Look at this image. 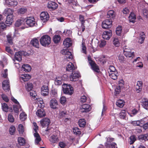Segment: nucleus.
Segmentation results:
<instances>
[{
  "mask_svg": "<svg viewBox=\"0 0 148 148\" xmlns=\"http://www.w3.org/2000/svg\"><path fill=\"white\" fill-rule=\"evenodd\" d=\"M47 8L50 10H54L58 7V4L54 2L49 1L47 5Z\"/></svg>",
  "mask_w": 148,
  "mask_h": 148,
  "instance_id": "9d476101",
  "label": "nucleus"
},
{
  "mask_svg": "<svg viewBox=\"0 0 148 148\" xmlns=\"http://www.w3.org/2000/svg\"><path fill=\"white\" fill-rule=\"evenodd\" d=\"M2 87L5 91L10 90L9 81L8 80H5L3 81L2 83Z\"/></svg>",
  "mask_w": 148,
  "mask_h": 148,
  "instance_id": "dca6fc26",
  "label": "nucleus"
},
{
  "mask_svg": "<svg viewBox=\"0 0 148 148\" xmlns=\"http://www.w3.org/2000/svg\"><path fill=\"white\" fill-rule=\"evenodd\" d=\"M81 76L79 72L75 71L73 72L70 75L69 79L71 81H75L80 77Z\"/></svg>",
  "mask_w": 148,
  "mask_h": 148,
  "instance_id": "423d86ee",
  "label": "nucleus"
},
{
  "mask_svg": "<svg viewBox=\"0 0 148 148\" xmlns=\"http://www.w3.org/2000/svg\"><path fill=\"white\" fill-rule=\"evenodd\" d=\"M114 16V12L113 10H110L108 12L107 16L108 18H112Z\"/></svg>",
  "mask_w": 148,
  "mask_h": 148,
  "instance_id": "09e8293b",
  "label": "nucleus"
},
{
  "mask_svg": "<svg viewBox=\"0 0 148 148\" xmlns=\"http://www.w3.org/2000/svg\"><path fill=\"white\" fill-rule=\"evenodd\" d=\"M66 99L64 96H62L60 99V102L62 104H64L66 102Z\"/></svg>",
  "mask_w": 148,
  "mask_h": 148,
  "instance_id": "774afa93",
  "label": "nucleus"
},
{
  "mask_svg": "<svg viewBox=\"0 0 148 148\" xmlns=\"http://www.w3.org/2000/svg\"><path fill=\"white\" fill-rule=\"evenodd\" d=\"M138 139L140 141H142L143 140H148V133L139 135L138 137Z\"/></svg>",
  "mask_w": 148,
  "mask_h": 148,
  "instance_id": "2f4dec72",
  "label": "nucleus"
},
{
  "mask_svg": "<svg viewBox=\"0 0 148 148\" xmlns=\"http://www.w3.org/2000/svg\"><path fill=\"white\" fill-rule=\"evenodd\" d=\"M57 90L56 89H53L52 90L51 94L53 97H56L57 95Z\"/></svg>",
  "mask_w": 148,
  "mask_h": 148,
  "instance_id": "69168bd1",
  "label": "nucleus"
},
{
  "mask_svg": "<svg viewBox=\"0 0 148 148\" xmlns=\"http://www.w3.org/2000/svg\"><path fill=\"white\" fill-rule=\"evenodd\" d=\"M78 124L80 127H84L86 124V121L84 119H80L78 121Z\"/></svg>",
  "mask_w": 148,
  "mask_h": 148,
  "instance_id": "e433bc0d",
  "label": "nucleus"
},
{
  "mask_svg": "<svg viewBox=\"0 0 148 148\" xmlns=\"http://www.w3.org/2000/svg\"><path fill=\"white\" fill-rule=\"evenodd\" d=\"M59 146L61 148H68L69 147V146L67 145L66 143L62 142L59 143Z\"/></svg>",
  "mask_w": 148,
  "mask_h": 148,
  "instance_id": "5fc2aeb1",
  "label": "nucleus"
},
{
  "mask_svg": "<svg viewBox=\"0 0 148 148\" xmlns=\"http://www.w3.org/2000/svg\"><path fill=\"white\" fill-rule=\"evenodd\" d=\"M36 114L38 117H42L46 115L45 111L42 108L38 109Z\"/></svg>",
  "mask_w": 148,
  "mask_h": 148,
  "instance_id": "a211bd4d",
  "label": "nucleus"
},
{
  "mask_svg": "<svg viewBox=\"0 0 148 148\" xmlns=\"http://www.w3.org/2000/svg\"><path fill=\"white\" fill-rule=\"evenodd\" d=\"M62 88L64 93L71 95L73 92V88L70 84H64L62 86Z\"/></svg>",
  "mask_w": 148,
  "mask_h": 148,
  "instance_id": "f03ea898",
  "label": "nucleus"
},
{
  "mask_svg": "<svg viewBox=\"0 0 148 148\" xmlns=\"http://www.w3.org/2000/svg\"><path fill=\"white\" fill-rule=\"evenodd\" d=\"M40 18L41 20L45 22L49 18V16L48 13L47 12H42L40 14Z\"/></svg>",
  "mask_w": 148,
  "mask_h": 148,
  "instance_id": "ddd939ff",
  "label": "nucleus"
},
{
  "mask_svg": "<svg viewBox=\"0 0 148 148\" xmlns=\"http://www.w3.org/2000/svg\"><path fill=\"white\" fill-rule=\"evenodd\" d=\"M27 11V9L25 7L21 8L18 10L17 13L18 14L23 15L25 14Z\"/></svg>",
  "mask_w": 148,
  "mask_h": 148,
  "instance_id": "473e14b6",
  "label": "nucleus"
},
{
  "mask_svg": "<svg viewBox=\"0 0 148 148\" xmlns=\"http://www.w3.org/2000/svg\"><path fill=\"white\" fill-rule=\"evenodd\" d=\"M26 24L29 26L32 27L35 25L36 22L33 17H28L26 18Z\"/></svg>",
  "mask_w": 148,
  "mask_h": 148,
  "instance_id": "6e6552de",
  "label": "nucleus"
},
{
  "mask_svg": "<svg viewBox=\"0 0 148 148\" xmlns=\"http://www.w3.org/2000/svg\"><path fill=\"white\" fill-rule=\"evenodd\" d=\"M7 41L8 43L10 45H12L13 44V42L11 36L10 35H7Z\"/></svg>",
  "mask_w": 148,
  "mask_h": 148,
  "instance_id": "680f3d73",
  "label": "nucleus"
},
{
  "mask_svg": "<svg viewBox=\"0 0 148 148\" xmlns=\"http://www.w3.org/2000/svg\"><path fill=\"white\" fill-rule=\"evenodd\" d=\"M129 20L130 22L134 23L136 19V16L134 13L131 12L129 17Z\"/></svg>",
  "mask_w": 148,
  "mask_h": 148,
  "instance_id": "72a5a7b5",
  "label": "nucleus"
},
{
  "mask_svg": "<svg viewBox=\"0 0 148 148\" xmlns=\"http://www.w3.org/2000/svg\"><path fill=\"white\" fill-rule=\"evenodd\" d=\"M16 132V128L13 125L11 126L9 128V133L11 135L14 134Z\"/></svg>",
  "mask_w": 148,
  "mask_h": 148,
  "instance_id": "37998d69",
  "label": "nucleus"
},
{
  "mask_svg": "<svg viewBox=\"0 0 148 148\" xmlns=\"http://www.w3.org/2000/svg\"><path fill=\"white\" fill-rule=\"evenodd\" d=\"M121 81L122 82H119V85L118 86H116L114 89L115 91V94H119L121 91V87H122L123 85V81Z\"/></svg>",
  "mask_w": 148,
  "mask_h": 148,
  "instance_id": "c756f323",
  "label": "nucleus"
},
{
  "mask_svg": "<svg viewBox=\"0 0 148 148\" xmlns=\"http://www.w3.org/2000/svg\"><path fill=\"white\" fill-rule=\"evenodd\" d=\"M142 105L145 109L148 110V101L145 98H143L142 100Z\"/></svg>",
  "mask_w": 148,
  "mask_h": 148,
  "instance_id": "bb28decb",
  "label": "nucleus"
},
{
  "mask_svg": "<svg viewBox=\"0 0 148 148\" xmlns=\"http://www.w3.org/2000/svg\"><path fill=\"white\" fill-rule=\"evenodd\" d=\"M86 47L85 44L82 42V52L85 54H86Z\"/></svg>",
  "mask_w": 148,
  "mask_h": 148,
  "instance_id": "052dcab7",
  "label": "nucleus"
},
{
  "mask_svg": "<svg viewBox=\"0 0 148 148\" xmlns=\"http://www.w3.org/2000/svg\"><path fill=\"white\" fill-rule=\"evenodd\" d=\"M106 41L104 40H101L98 42V45L100 47L102 48L104 47L106 44Z\"/></svg>",
  "mask_w": 148,
  "mask_h": 148,
  "instance_id": "3c124183",
  "label": "nucleus"
},
{
  "mask_svg": "<svg viewBox=\"0 0 148 148\" xmlns=\"http://www.w3.org/2000/svg\"><path fill=\"white\" fill-rule=\"evenodd\" d=\"M1 106L3 110L5 112H7L8 109V105L5 103H1Z\"/></svg>",
  "mask_w": 148,
  "mask_h": 148,
  "instance_id": "a18cd8bd",
  "label": "nucleus"
},
{
  "mask_svg": "<svg viewBox=\"0 0 148 148\" xmlns=\"http://www.w3.org/2000/svg\"><path fill=\"white\" fill-rule=\"evenodd\" d=\"M63 45L66 48H68L72 45V42L69 38H66L63 42Z\"/></svg>",
  "mask_w": 148,
  "mask_h": 148,
  "instance_id": "b1692460",
  "label": "nucleus"
},
{
  "mask_svg": "<svg viewBox=\"0 0 148 148\" xmlns=\"http://www.w3.org/2000/svg\"><path fill=\"white\" fill-rule=\"evenodd\" d=\"M50 123V119L47 118H44L40 121L41 125L43 127L48 126L49 125Z\"/></svg>",
  "mask_w": 148,
  "mask_h": 148,
  "instance_id": "4468645a",
  "label": "nucleus"
},
{
  "mask_svg": "<svg viewBox=\"0 0 148 148\" xmlns=\"http://www.w3.org/2000/svg\"><path fill=\"white\" fill-rule=\"evenodd\" d=\"M112 21L110 19H107L102 23V26L103 29H106L110 28L112 26Z\"/></svg>",
  "mask_w": 148,
  "mask_h": 148,
  "instance_id": "0eeeda50",
  "label": "nucleus"
},
{
  "mask_svg": "<svg viewBox=\"0 0 148 148\" xmlns=\"http://www.w3.org/2000/svg\"><path fill=\"white\" fill-rule=\"evenodd\" d=\"M61 53L63 55H65L64 58H66V59H72L73 58V56L72 53L69 51L68 49H63L61 51Z\"/></svg>",
  "mask_w": 148,
  "mask_h": 148,
  "instance_id": "1a4fd4ad",
  "label": "nucleus"
},
{
  "mask_svg": "<svg viewBox=\"0 0 148 148\" xmlns=\"http://www.w3.org/2000/svg\"><path fill=\"white\" fill-rule=\"evenodd\" d=\"M136 140L135 136L134 135H132L130 137V144H133Z\"/></svg>",
  "mask_w": 148,
  "mask_h": 148,
  "instance_id": "0e129e2a",
  "label": "nucleus"
},
{
  "mask_svg": "<svg viewBox=\"0 0 148 148\" xmlns=\"http://www.w3.org/2000/svg\"><path fill=\"white\" fill-rule=\"evenodd\" d=\"M139 109L137 110L136 109L134 108L132 110L130 113H128L130 116L132 117L136 115L138 112Z\"/></svg>",
  "mask_w": 148,
  "mask_h": 148,
  "instance_id": "8fccbe9b",
  "label": "nucleus"
},
{
  "mask_svg": "<svg viewBox=\"0 0 148 148\" xmlns=\"http://www.w3.org/2000/svg\"><path fill=\"white\" fill-rule=\"evenodd\" d=\"M31 77L30 75L28 74H25L21 75L20 77V79L24 82H26L28 81Z\"/></svg>",
  "mask_w": 148,
  "mask_h": 148,
  "instance_id": "6ab92c4d",
  "label": "nucleus"
},
{
  "mask_svg": "<svg viewBox=\"0 0 148 148\" xmlns=\"http://www.w3.org/2000/svg\"><path fill=\"white\" fill-rule=\"evenodd\" d=\"M41 44L43 46H48L51 43V38L48 35H44L40 39Z\"/></svg>",
  "mask_w": 148,
  "mask_h": 148,
  "instance_id": "f257e3e1",
  "label": "nucleus"
},
{
  "mask_svg": "<svg viewBox=\"0 0 148 148\" xmlns=\"http://www.w3.org/2000/svg\"><path fill=\"white\" fill-rule=\"evenodd\" d=\"M50 105L51 108L53 109H56L58 106V102L55 99H52L50 101Z\"/></svg>",
  "mask_w": 148,
  "mask_h": 148,
  "instance_id": "4be33fe9",
  "label": "nucleus"
},
{
  "mask_svg": "<svg viewBox=\"0 0 148 148\" xmlns=\"http://www.w3.org/2000/svg\"><path fill=\"white\" fill-rule=\"evenodd\" d=\"M91 108L88 104H84L80 108V111L82 112H86L90 111Z\"/></svg>",
  "mask_w": 148,
  "mask_h": 148,
  "instance_id": "f8f14e48",
  "label": "nucleus"
},
{
  "mask_svg": "<svg viewBox=\"0 0 148 148\" xmlns=\"http://www.w3.org/2000/svg\"><path fill=\"white\" fill-rule=\"evenodd\" d=\"M132 123L135 126H141L142 125V123L139 121H133L132 122Z\"/></svg>",
  "mask_w": 148,
  "mask_h": 148,
  "instance_id": "13d9d810",
  "label": "nucleus"
},
{
  "mask_svg": "<svg viewBox=\"0 0 148 148\" xmlns=\"http://www.w3.org/2000/svg\"><path fill=\"white\" fill-rule=\"evenodd\" d=\"M31 44L36 48H39V43L38 40L36 38L33 39L31 41Z\"/></svg>",
  "mask_w": 148,
  "mask_h": 148,
  "instance_id": "5701e85b",
  "label": "nucleus"
},
{
  "mask_svg": "<svg viewBox=\"0 0 148 148\" xmlns=\"http://www.w3.org/2000/svg\"><path fill=\"white\" fill-rule=\"evenodd\" d=\"M115 71L116 69L115 67L112 66H109V69H108V72L109 73H114V72H117Z\"/></svg>",
  "mask_w": 148,
  "mask_h": 148,
  "instance_id": "bf43d9fd",
  "label": "nucleus"
},
{
  "mask_svg": "<svg viewBox=\"0 0 148 148\" xmlns=\"http://www.w3.org/2000/svg\"><path fill=\"white\" fill-rule=\"evenodd\" d=\"M30 95L31 96H32L33 98L35 99L37 97L36 93V92L34 90H32L30 92Z\"/></svg>",
  "mask_w": 148,
  "mask_h": 148,
  "instance_id": "338daca9",
  "label": "nucleus"
},
{
  "mask_svg": "<svg viewBox=\"0 0 148 148\" xmlns=\"http://www.w3.org/2000/svg\"><path fill=\"white\" fill-rule=\"evenodd\" d=\"M116 104L118 107L120 108H122L124 105V102L122 100L119 99L116 102Z\"/></svg>",
  "mask_w": 148,
  "mask_h": 148,
  "instance_id": "ea45409f",
  "label": "nucleus"
},
{
  "mask_svg": "<svg viewBox=\"0 0 148 148\" xmlns=\"http://www.w3.org/2000/svg\"><path fill=\"white\" fill-rule=\"evenodd\" d=\"M73 131L74 134L76 135H79L81 134L79 129L77 127H75L73 129Z\"/></svg>",
  "mask_w": 148,
  "mask_h": 148,
  "instance_id": "49530a36",
  "label": "nucleus"
},
{
  "mask_svg": "<svg viewBox=\"0 0 148 148\" xmlns=\"http://www.w3.org/2000/svg\"><path fill=\"white\" fill-rule=\"evenodd\" d=\"M26 90L29 91L31 90L33 88V85L32 83L28 82L27 83L25 86Z\"/></svg>",
  "mask_w": 148,
  "mask_h": 148,
  "instance_id": "c03bdc74",
  "label": "nucleus"
},
{
  "mask_svg": "<svg viewBox=\"0 0 148 148\" xmlns=\"http://www.w3.org/2000/svg\"><path fill=\"white\" fill-rule=\"evenodd\" d=\"M13 109L14 112L18 114L19 109H21V106L20 104L14 105H13Z\"/></svg>",
  "mask_w": 148,
  "mask_h": 148,
  "instance_id": "58836bf2",
  "label": "nucleus"
},
{
  "mask_svg": "<svg viewBox=\"0 0 148 148\" xmlns=\"http://www.w3.org/2000/svg\"><path fill=\"white\" fill-rule=\"evenodd\" d=\"M34 136L35 138V144L38 145L39 142L41 141V138L39 134L38 133H35L34 134Z\"/></svg>",
  "mask_w": 148,
  "mask_h": 148,
  "instance_id": "7c9ffc66",
  "label": "nucleus"
},
{
  "mask_svg": "<svg viewBox=\"0 0 148 148\" xmlns=\"http://www.w3.org/2000/svg\"><path fill=\"white\" fill-rule=\"evenodd\" d=\"M20 118L22 121H24L27 118V115L24 112H22L20 114Z\"/></svg>",
  "mask_w": 148,
  "mask_h": 148,
  "instance_id": "864d4df0",
  "label": "nucleus"
},
{
  "mask_svg": "<svg viewBox=\"0 0 148 148\" xmlns=\"http://www.w3.org/2000/svg\"><path fill=\"white\" fill-rule=\"evenodd\" d=\"M112 35V32L111 30H108L103 32L102 34L103 38L107 40H109L111 37Z\"/></svg>",
  "mask_w": 148,
  "mask_h": 148,
  "instance_id": "9b49d317",
  "label": "nucleus"
},
{
  "mask_svg": "<svg viewBox=\"0 0 148 148\" xmlns=\"http://www.w3.org/2000/svg\"><path fill=\"white\" fill-rule=\"evenodd\" d=\"M18 141L19 144L21 146H23L25 143V140L23 137H18Z\"/></svg>",
  "mask_w": 148,
  "mask_h": 148,
  "instance_id": "c9c22d12",
  "label": "nucleus"
},
{
  "mask_svg": "<svg viewBox=\"0 0 148 148\" xmlns=\"http://www.w3.org/2000/svg\"><path fill=\"white\" fill-rule=\"evenodd\" d=\"M113 42L114 45L116 47H118L119 46L120 43L117 38H114Z\"/></svg>",
  "mask_w": 148,
  "mask_h": 148,
  "instance_id": "6e6d98bb",
  "label": "nucleus"
},
{
  "mask_svg": "<svg viewBox=\"0 0 148 148\" xmlns=\"http://www.w3.org/2000/svg\"><path fill=\"white\" fill-rule=\"evenodd\" d=\"M116 34L118 36H120L122 32V28L121 26H119L116 27Z\"/></svg>",
  "mask_w": 148,
  "mask_h": 148,
  "instance_id": "de8ad7c7",
  "label": "nucleus"
},
{
  "mask_svg": "<svg viewBox=\"0 0 148 148\" xmlns=\"http://www.w3.org/2000/svg\"><path fill=\"white\" fill-rule=\"evenodd\" d=\"M143 85V82L141 81H138L137 82V85L136 86V89L137 91L139 92L141 90Z\"/></svg>",
  "mask_w": 148,
  "mask_h": 148,
  "instance_id": "f704fd0d",
  "label": "nucleus"
},
{
  "mask_svg": "<svg viewBox=\"0 0 148 148\" xmlns=\"http://www.w3.org/2000/svg\"><path fill=\"white\" fill-rule=\"evenodd\" d=\"M18 129L20 134H23L24 132V128L22 124H20L18 125Z\"/></svg>",
  "mask_w": 148,
  "mask_h": 148,
  "instance_id": "4d7b16f0",
  "label": "nucleus"
},
{
  "mask_svg": "<svg viewBox=\"0 0 148 148\" xmlns=\"http://www.w3.org/2000/svg\"><path fill=\"white\" fill-rule=\"evenodd\" d=\"M145 38V35L143 32H142L140 34V37L138 39V42L141 44L144 42Z\"/></svg>",
  "mask_w": 148,
  "mask_h": 148,
  "instance_id": "c85d7f7f",
  "label": "nucleus"
},
{
  "mask_svg": "<svg viewBox=\"0 0 148 148\" xmlns=\"http://www.w3.org/2000/svg\"><path fill=\"white\" fill-rule=\"evenodd\" d=\"M13 21V14H8L6 17L5 23L7 24L11 25Z\"/></svg>",
  "mask_w": 148,
  "mask_h": 148,
  "instance_id": "aec40b11",
  "label": "nucleus"
},
{
  "mask_svg": "<svg viewBox=\"0 0 148 148\" xmlns=\"http://www.w3.org/2000/svg\"><path fill=\"white\" fill-rule=\"evenodd\" d=\"M75 69V68L74 65L71 62H69L66 66V70L67 71L72 72Z\"/></svg>",
  "mask_w": 148,
  "mask_h": 148,
  "instance_id": "a878e982",
  "label": "nucleus"
},
{
  "mask_svg": "<svg viewBox=\"0 0 148 148\" xmlns=\"http://www.w3.org/2000/svg\"><path fill=\"white\" fill-rule=\"evenodd\" d=\"M123 53L125 56L128 58H132L134 56V52H132L131 50L126 46L123 48Z\"/></svg>",
  "mask_w": 148,
  "mask_h": 148,
  "instance_id": "20e7f679",
  "label": "nucleus"
},
{
  "mask_svg": "<svg viewBox=\"0 0 148 148\" xmlns=\"http://www.w3.org/2000/svg\"><path fill=\"white\" fill-rule=\"evenodd\" d=\"M60 36L59 35H55L53 38V41L56 43H58L60 41Z\"/></svg>",
  "mask_w": 148,
  "mask_h": 148,
  "instance_id": "a19ab883",
  "label": "nucleus"
},
{
  "mask_svg": "<svg viewBox=\"0 0 148 148\" xmlns=\"http://www.w3.org/2000/svg\"><path fill=\"white\" fill-rule=\"evenodd\" d=\"M5 3L9 6L11 7H14L18 4L17 1L15 0H6Z\"/></svg>",
  "mask_w": 148,
  "mask_h": 148,
  "instance_id": "f3484780",
  "label": "nucleus"
},
{
  "mask_svg": "<svg viewBox=\"0 0 148 148\" xmlns=\"http://www.w3.org/2000/svg\"><path fill=\"white\" fill-rule=\"evenodd\" d=\"M109 76L112 79L115 80L117 79L118 73L117 72H114V73H110Z\"/></svg>",
  "mask_w": 148,
  "mask_h": 148,
  "instance_id": "4c0bfd02",
  "label": "nucleus"
},
{
  "mask_svg": "<svg viewBox=\"0 0 148 148\" xmlns=\"http://www.w3.org/2000/svg\"><path fill=\"white\" fill-rule=\"evenodd\" d=\"M63 81V78L62 77H56L55 80V84L56 85H60L62 84Z\"/></svg>",
  "mask_w": 148,
  "mask_h": 148,
  "instance_id": "393cba45",
  "label": "nucleus"
},
{
  "mask_svg": "<svg viewBox=\"0 0 148 148\" xmlns=\"http://www.w3.org/2000/svg\"><path fill=\"white\" fill-rule=\"evenodd\" d=\"M27 54V53L24 51H19L16 53L13 60L14 62H15V60H17L19 62L21 61L22 56H26Z\"/></svg>",
  "mask_w": 148,
  "mask_h": 148,
  "instance_id": "7ed1b4c3",
  "label": "nucleus"
},
{
  "mask_svg": "<svg viewBox=\"0 0 148 148\" xmlns=\"http://www.w3.org/2000/svg\"><path fill=\"white\" fill-rule=\"evenodd\" d=\"M126 113L125 111L122 110L120 113V117L121 119H125L126 117Z\"/></svg>",
  "mask_w": 148,
  "mask_h": 148,
  "instance_id": "603ef678",
  "label": "nucleus"
},
{
  "mask_svg": "<svg viewBox=\"0 0 148 148\" xmlns=\"http://www.w3.org/2000/svg\"><path fill=\"white\" fill-rule=\"evenodd\" d=\"M8 121L11 123H13L14 121V118L13 116L11 114H9L8 116Z\"/></svg>",
  "mask_w": 148,
  "mask_h": 148,
  "instance_id": "e2e57ef3",
  "label": "nucleus"
},
{
  "mask_svg": "<svg viewBox=\"0 0 148 148\" xmlns=\"http://www.w3.org/2000/svg\"><path fill=\"white\" fill-rule=\"evenodd\" d=\"M41 94L43 96H45L48 95L49 93L48 86H43L41 88Z\"/></svg>",
  "mask_w": 148,
  "mask_h": 148,
  "instance_id": "2eb2a0df",
  "label": "nucleus"
},
{
  "mask_svg": "<svg viewBox=\"0 0 148 148\" xmlns=\"http://www.w3.org/2000/svg\"><path fill=\"white\" fill-rule=\"evenodd\" d=\"M49 140L53 143H54L58 140L57 136L53 135L51 136L49 138Z\"/></svg>",
  "mask_w": 148,
  "mask_h": 148,
  "instance_id": "79ce46f5",
  "label": "nucleus"
},
{
  "mask_svg": "<svg viewBox=\"0 0 148 148\" xmlns=\"http://www.w3.org/2000/svg\"><path fill=\"white\" fill-rule=\"evenodd\" d=\"M88 60L89 64L91 66L92 69L94 71L97 73H99V69L98 66L95 62L92 60L90 57H88Z\"/></svg>",
  "mask_w": 148,
  "mask_h": 148,
  "instance_id": "39448f33",
  "label": "nucleus"
},
{
  "mask_svg": "<svg viewBox=\"0 0 148 148\" xmlns=\"http://www.w3.org/2000/svg\"><path fill=\"white\" fill-rule=\"evenodd\" d=\"M25 20L23 18H21L17 20L15 22V25L16 27H19L23 25L25 22Z\"/></svg>",
  "mask_w": 148,
  "mask_h": 148,
  "instance_id": "cd10ccee",
  "label": "nucleus"
},
{
  "mask_svg": "<svg viewBox=\"0 0 148 148\" xmlns=\"http://www.w3.org/2000/svg\"><path fill=\"white\" fill-rule=\"evenodd\" d=\"M22 69L25 72H29L31 70V66L28 64H24L22 66Z\"/></svg>",
  "mask_w": 148,
  "mask_h": 148,
  "instance_id": "412c9836",
  "label": "nucleus"
}]
</instances>
